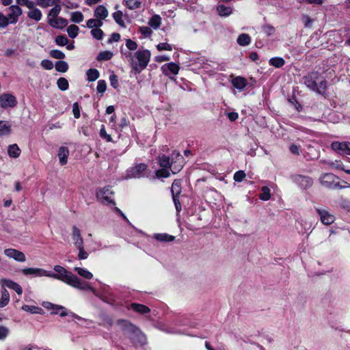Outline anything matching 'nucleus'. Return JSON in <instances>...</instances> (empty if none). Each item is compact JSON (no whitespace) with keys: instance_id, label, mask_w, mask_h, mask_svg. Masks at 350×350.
<instances>
[{"instance_id":"1","label":"nucleus","mask_w":350,"mask_h":350,"mask_svg":"<svg viewBox=\"0 0 350 350\" xmlns=\"http://www.w3.org/2000/svg\"><path fill=\"white\" fill-rule=\"evenodd\" d=\"M53 269L55 273L48 271L47 277L61 280L79 290H89L92 291L94 295L99 297L104 301L112 304V301L113 299L112 298L108 299L107 297V292L109 288L108 286H104L103 288V294L100 295L98 291L92 288L88 282L82 281L77 276L67 271L64 267L60 265H55L54 266Z\"/></svg>"},{"instance_id":"2","label":"nucleus","mask_w":350,"mask_h":350,"mask_svg":"<svg viewBox=\"0 0 350 350\" xmlns=\"http://www.w3.org/2000/svg\"><path fill=\"white\" fill-rule=\"evenodd\" d=\"M171 159L165 155L159 157V164L162 167L156 171L157 178H167L170 176V172L167 168L170 167L172 174H176L180 171L183 167L184 159L182 155L176 151H173Z\"/></svg>"},{"instance_id":"3","label":"nucleus","mask_w":350,"mask_h":350,"mask_svg":"<svg viewBox=\"0 0 350 350\" xmlns=\"http://www.w3.org/2000/svg\"><path fill=\"white\" fill-rule=\"evenodd\" d=\"M123 55L129 62L132 69L136 73H140L147 67L150 59L151 53L148 49H139L135 53L126 51Z\"/></svg>"},{"instance_id":"4","label":"nucleus","mask_w":350,"mask_h":350,"mask_svg":"<svg viewBox=\"0 0 350 350\" xmlns=\"http://www.w3.org/2000/svg\"><path fill=\"white\" fill-rule=\"evenodd\" d=\"M320 77L319 72H311L304 77V82L310 90L323 95L327 90V81L325 79H320Z\"/></svg>"},{"instance_id":"5","label":"nucleus","mask_w":350,"mask_h":350,"mask_svg":"<svg viewBox=\"0 0 350 350\" xmlns=\"http://www.w3.org/2000/svg\"><path fill=\"white\" fill-rule=\"evenodd\" d=\"M175 325L176 327H170L167 332L172 334H181L187 336H195V319L191 321L189 317H185L180 320H177Z\"/></svg>"},{"instance_id":"6","label":"nucleus","mask_w":350,"mask_h":350,"mask_svg":"<svg viewBox=\"0 0 350 350\" xmlns=\"http://www.w3.org/2000/svg\"><path fill=\"white\" fill-rule=\"evenodd\" d=\"M113 195V192L109 186L98 189L96 193L97 200L105 205H115Z\"/></svg>"},{"instance_id":"7","label":"nucleus","mask_w":350,"mask_h":350,"mask_svg":"<svg viewBox=\"0 0 350 350\" xmlns=\"http://www.w3.org/2000/svg\"><path fill=\"white\" fill-rule=\"evenodd\" d=\"M147 165L144 163H138L127 169L124 178H140L144 176Z\"/></svg>"},{"instance_id":"8","label":"nucleus","mask_w":350,"mask_h":350,"mask_svg":"<svg viewBox=\"0 0 350 350\" xmlns=\"http://www.w3.org/2000/svg\"><path fill=\"white\" fill-rule=\"evenodd\" d=\"M132 327H129L124 334L127 335L132 340L137 342L142 345L146 343V336L141 330L131 323Z\"/></svg>"},{"instance_id":"9","label":"nucleus","mask_w":350,"mask_h":350,"mask_svg":"<svg viewBox=\"0 0 350 350\" xmlns=\"http://www.w3.org/2000/svg\"><path fill=\"white\" fill-rule=\"evenodd\" d=\"M338 179V177L332 173H326L323 174L320 178L321 184L329 189H338L342 188L338 182H336V180Z\"/></svg>"},{"instance_id":"10","label":"nucleus","mask_w":350,"mask_h":350,"mask_svg":"<svg viewBox=\"0 0 350 350\" xmlns=\"http://www.w3.org/2000/svg\"><path fill=\"white\" fill-rule=\"evenodd\" d=\"M292 180L301 189H306L310 187L313 184V180L311 177L300 174L292 176Z\"/></svg>"},{"instance_id":"11","label":"nucleus","mask_w":350,"mask_h":350,"mask_svg":"<svg viewBox=\"0 0 350 350\" xmlns=\"http://www.w3.org/2000/svg\"><path fill=\"white\" fill-rule=\"evenodd\" d=\"M51 307L55 310V311L52 312L51 314H56L58 313V311L60 310L61 312L59 313L60 317H64L66 316H68L70 319H68V321H73L75 319H77L78 321H81L83 319L75 313L68 311L66 308H64L62 306L60 305H55V304H51Z\"/></svg>"},{"instance_id":"12","label":"nucleus","mask_w":350,"mask_h":350,"mask_svg":"<svg viewBox=\"0 0 350 350\" xmlns=\"http://www.w3.org/2000/svg\"><path fill=\"white\" fill-rule=\"evenodd\" d=\"M7 16L9 22L14 25L18 21L20 16L22 14V9L17 5H12L6 9Z\"/></svg>"},{"instance_id":"13","label":"nucleus","mask_w":350,"mask_h":350,"mask_svg":"<svg viewBox=\"0 0 350 350\" xmlns=\"http://www.w3.org/2000/svg\"><path fill=\"white\" fill-rule=\"evenodd\" d=\"M173 201L178 213L181 211V205L178 200V196L181 192L180 183L179 180H174L171 188Z\"/></svg>"},{"instance_id":"14","label":"nucleus","mask_w":350,"mask_h":350,"mask_svg":"<svg viewBox=\"0 0 350 350\" xmlns=\"http://www.w3.org/2000/svg\"><path fill=\"white\" fill-rule=\"evenodd\" d=\"M331 148L338 154L350 155V142H333Z\"/></svg>"},{"instance_id":"15","label":"nucleus","mask_w":350,"mask_h":350,"mask_svg":"<svg viewBox=\"0 0 350 350\" xmlns=\"http://www.w3.org/2000/svg\"><path fill=\"white\" fill-rule=\"evenodd\" d=\"M317 213H318L321 221L327 226L333 224L335 221V217L331 214L329 211L326 208H315Z\"/></svg>"},{"instance_id":"16","label":"nucleus","mask_w":350,"mask_h":350,"mask_svg":"<svg viewBox=\"0 0 350 350\" xmlns=\"http://www.w3.org/2000/svg\"><path fill=\"white\" fill-rule=\"evenodd\" d=\"M4 254L14 260L19 262H24L26 261V256L25 254L18 250L14 248H8L4 250Z\"/></svg>"},{"instance_id":"17","label":"nucleus","mask_w":350,"mask_h":350,"mask_svg":"<svg viewBox=\"0 0 350 350\" xmlns=\"http://www.w3.org/2000/svg\"><path fill=\"white\" fill-rule=\"evenodd\" d=\"M180 67L174 62L165 64L161 66V71L163 75L172 78V76H175L178 73Z\"/></svg>"},{"instance_id":"18","label":"nucleus","mask_w":350,"mask_h":350,"mask_svg":"<svg viewBox=\"0 0 350 350\" xmlns=\"http://www.w3.org/2000/svg\"><path fill=\"white\" fill-rule=\"evenodd\" d=\"M16 103L15 96L11 94H3L0 96V106L2 108L14 107Z\"/></svg>"},{"instance_id":"19","label":"nucleus","mask_w":350,"mask_h":350,"mask_svg":"<svg viewBox=\"0 0 350 350\" xmlns=\"http://www.w3.org/2000/svg\"><path fill=\"white\" fill-rule=\"evenodd\" d=\"M21 272L25 275H31L33 277H47L48 271L36 267L24 268Z\"/></svg>"},{"instance_id":"20","label":"nucleus","mask_w":350,"mask_h":350,"mask_svg":"<svg viewBox=\"0 0 350 350\" xmlns=\"http://www.w3.org/2000/svg\"><path fill=\"white\" fill-rule=\"evenodd\" d=\"M0 284L1 285V287H3L5 288H9L10 289H12L18 295H21L23 293L22 287L18 283L15 282L12 280L2 278L0 280Z\"/></svg>"},{"instance_id":"21","label":"nucleus","mask_w":350,"mask_h":350,"mask_svg":"<svg viewBox=\"0 0 350 350\" xmlns=\"http://www.w3.org/2000/svg\"><path fill=\"white\" fill-rule=\"evenodd\" d=\"M71 237L76 247L83 245V239L81 237V230L75 226L72 228Z\"/></svg>"},{"instance_id":"22","label":"nucleus","mask_w":350,"mask_h":350,"mask_svg":"<svg viewBox=\"0 0 350 350\" xmlns=\"http://www.w3.org/2000/svg\"><path fill=\"white\" fill-rule=\"evenodd\" d=\"M231 83L233 87L237 89L239 92L243 91L248 84L247 79L241 76L234 77L232 79Z\"/></svg>"},{"instance_id":"23","label":"nucleus","mask_w":350,"mask_h":350,"mask_svg":"<svg viewBox=\"0 0 350 350\" xmlns=\"http://www.w3.org/2000/svg\"><path fill=\"white\" fill-rule=\"evenodd\" d=\"M27 7L29 8V11L27 12V16L36 21H40L42 16L41 11L38 8H33L32 3H29Z\"/></svg>"},{"instance_id":"24","label":"nucleus","mask_w":350,"mask_h":350,"mask_svg":"<svg viewBox=\"0 0 350 350\" xmlns=\"http://www.w3.org/2000/svg\"><path fill=\"white\" fill-rule=\"evenodd\" d=\"M48 23L51 27L57 29H63L68 25L67 20L62 17L51 18L48 21Z\"/></svg>"},{"instance_id":"25","label":"nucleus","mask_w":350,"mask_h":350,"mask_svg":"<svg viewBox=\"0 0 350 350\" xmlns=\"http://www.w3.org/2000/svg\"><path fill=\"white\" fill-rule=\"evenodd\" d=\"M69 155V150L67 147L61 146L58 150L57 156L59 160V163L62 165L66 164L68 161V157Z\"/></svg>"},{"instance_id":"26","label":"nucleus","mask_w":350,"mask_h":350,"mask_svg":"<svg viewBox=\"0 0 350 350\" xmlns=\"http://www.w3.org/2000/svg\"><path fill=\"white\" fill-rule=\"evenodd\" d=\"M109 15L107 9L103 5H98L94 10V16L99 18L103 21Z\"/></svg>"},{"instance_id":"27","label":"nucleus","mask_w":350,"mask_h":350,"mask_svg":"<svg viewBox=\"0 0 350 350\" xmlns=\"http://www.w3.org/2000/svg\"><path fill=\"white\" fill-rule=\"evenodd\" d=\"M130 308L133 311L142 314L149 313L150 311L148 306L137 303H132L130 306Z\"/></svg>"},{"instance_id":"28","label":"nucleus","mask_w":350,"mask_h":350,"mask_svg":"<svg viewBox=\"0 0 350 350\" xmlns=\"http://www.w3.org/2000/svg\"><path fill=\"white\" fill-rule=\"evenodd\" d=\"M153 238L160 242H171L174 240L175 237L167 233H155L153 234Z\"/></svg>"},{"instance_id":"29","label":"nucleus","mask_w":350,"mask_h":350,"mask_svg":"<svg viewBox=\"0 0 350 350\" xmlns=\"http://www.w3.org/2000/svg\"><path fill=\"white\" fill-rule=\"evenodd\" d=\"M123 3L128 9L133 10L140 8L142 1V0H124Z\"/></svg>"},{"instance_id":"30","label":"nucleus","mask_w":350,"mask_h":350,"mask_svg":"<svg viewBox=\"0 0 350 350\" xmlns=\"http://www.w3.org/2000/svg\"><path fill=\"white\" fill-rule=\"evenodd\" d=\"M21 150L17 144L10 145L8 148V154L12 158H18L21 154Z\"/></svg>"},{"instance_id":"31","label":"nucleus","mask_w":350,"mask_h":350,"mask_svg":"<svg viewBox=\"0 0 350 350\" xmlns=\"http://www.w3.org/2000/svg\"><path fill=\"white\" fill-rule=\"evenodd\" d=\"M10 294L8 290L1 287V297L0 299V308L6 306L10 301Z\"/></svg>"},{"instance_id":"32","label":"nucleus","mask_w":350,"mask_h":350,"mask_svg":"<svg viewBox=\"0 0 350 350\" xmlns=\"http://www.w3.org/2000/svg\"><path fill=\"white\" fill-rule=\"evenodd\" d=\"M103 25V22L101 21L100 19L95 18H90L86 22V27L89 29H96L98 27H102Z\"/></svg>"},{"instance_id":"33","label":"nucleus","mask_w":350,"mask_h":350,"mask_svg":"<svg viewBox=\"0 0 350 350\" xmlns=\"http://www.w3.org/2000/svg\"><path fill=\"white\" fill-rule=\"evenodd\" d=\"M161 24V18L158 14L153 15L148 21V25L150 27L154 29H157L159 28Z\"/></svg>"},{"instance_id":"34","label":"nucleus","mask_w":350,"mask_h":350,"mask_svg":"<svg viewBox=\"0 0 350 350\" xmlns=\"http://www.w3.org/2000/svg\"><path fill=\"white\" fill-rule=\"evenodd\" d=\"M21 308L23 310L31 314H42L43 313V310L36 306L23 305Z\"/></svg>"},{"instance_id":"35","label":"nucleus","mask_w":350,"mask_h":350,"mask_svg":"<svg viewBox=\"0 0 350 350\" xmlns=\"http://www.w3.org/2000/svg\"><path fill=\"white\" fill-rule=\"evenodd\" d=\"M74 270L82 278L90 280L93 278V274L89 271L88 269L76 267Z\"/></svg>"},{"instance_id":"36","label":"nucleus","mask_w":350,"mask_h":350,"mask_svg":"<svg viewBox=\"0 0 350 350\" xmlns=\"http://www.w3.org/2000/svg\"><path fill=\"white\" fill-rule=\"evenodd\" d=\"M237 42L240 46H247L251 43V38L247 33H241L239 36Z\"/></svg>"},{"instance_id":"37","label":"nucleus","mask_w":350,"mask_h":350,"mask_svg":"<svg viewBox=\"0 0 350 350\" xmlns=\"http://www.w3.org/2000/svg\"><path fill=\"white\" fill-rule=\"evenodd\" d=\"M269 64L275 68H279L282 67L285 64V61L282 57H272L269 60Z\"/></svg>"},{"instance_id":"38","label":"nucleus","mask_w":350,"mask_h":350,"mask_svg":"<svg viewBox=\"0 0 350 350\" xmlns=\"http://www.w3.org/2000/svg\"><path fill=\"white\" fill-rule=\"evenodd\" d=\"M62 10V7L59 3H56L53 5V8H52L48 14V21L51 18H55L58 17V15L59 14L60 12Z\"/></svg>"},{"instance_id":"39","label":"nucleus","mask_w":350,"mask_h":350,"mask_svg":"<svg viewBox=\"0 0 350 350\" xmlns=\"http://www.w3.org/2000/svg\"><path fill=\"white\" fill-rule=\"evenodd\" d=\"M113 18L116 23L122 27H125V22L123 20V13L122 11L118 10L113 14Z\"/></svg>"},{"instance_id":"40","label":"nucleus","mask_w":350,"mask_h":350,"mask_svg":"<svg viewBox=\"0 0 350 350\" xmlns=\"http://www.w3.org/2000/svg\"><path fill=\"white\" fill-rule=\"evenodd\" d=\"M87 79L89 81H96L100 76L97 69L90 68L86 71Z\"/></svg>"},{"instance_id":"41","label":"nucleus","mask_w":350,"mask_h":350,"mask_svg":"<svg viewBox=\"0 0 350 350\" xmlns=\"http://www.w3.org/2000/svg\"><path fill=\"white\" fill-rule=\"evenodd\" d=\"M217 11L221 16H228L232 13V8L224 5H219Z\"/></svg>"},{"instance_id":"42","label":"nucleus","mask_w":350,"mask_h":350,"mask_svg":"<svg viewBox=\"0 0 350 350\" xmlns=\"http://www.w3.org/2000/svg\"><path fill=\"white\" fill-rule=\"evenodd\" d=\"M59 3V0H37L36 1V4L42 8L53 6L56 3Z\"/></svg>"},{"instance_id":"43","label":"nucleus","mask_w":350,"mask_h":350,"mask_svg":"<svg viewBox=\"0 0 350 350\" xmlns=\"http://www.w3.org/2000/svg\"><path fill=\"white\" fill-rule=\"evenodd\" d=\"M113 319L107 315H103L100 317V321L99 323V325L106 327V328H110L113 325Z\"/></svg>"},{"instance_id":"44","label":"nucleus","mask_w":350,"mask_h":350,"mask_svg":"<svg viewBox=\"0 0 350 350\" xmlns=\"http://www.w3.org/2000/svg\"><path fill=\"white\" fill-rule=\"evenodd\" d=\"M259 198L263 201H267L271 198V191L268 187L264 186L261 188Z\"/></svg>"},{"instance_id":"45","label":"nucleus","mask_w":350,"mask_h":350,"mask_svg":"<svg viewBox=\"0 0 350 350\" xmlns=\"http://www.w3.org/2000/svg\"><path fill=\"white\" fill-rule=\"evenodd\" d=\"M113 53L110 51H104L98 53L97 60L98 61H107L112 58Z\"/></svg>"},{"instance_id":"46","label":"nucleus","mask_w":350,"mask_h":350,"mask_svg":"<svg viewBox=\"0 0 350 350\" xmlns=\"http://www.w3.org/2000/svg\"><path fill=\"white\" fill-rule=\"evenodd\" d=\"M117 325L124 333L129 327H132L131 323L128 320L119 319L117 321Z\"/></svg>"},{"instance_id":"47","label":"nucleus","mask_w":350,"mask_h":350,"mask_svg":"<svg viewBox=\"0 0 350 350\" xmlns=\"http://www.w3.org/2000/svg\"><path fill=\"white\" fill-rule=\"evenodd\" d=\"M83 14L79 12H73L70 14V20L73 23H79L83 21Z\"/></svg>"},{"instance_id":"48","label":"nucleus","mask_w":350,"mask_h":350,"mask_svg":"<svg viewBox=\"0 0 350 350\" xmlns=\"http://www.w3.org/2000/svg\"><path fill=\"white\" fill-rule=\"evenodd\" d=\"M79 29L75 25H70L67 28V32L69 37L75 38L78 36Z\"/></svg>"},{"instance_id":"49","label":"nucleus","mask_w":350,"mask_h":350,"mask_svg":"<svg viewBox=\"0 0 350 350\" xmlns=\"http://www.w3.org/2000/svg\"><path fill=\"white\" fill-rule=\"evenodd\" d=\"M57 87L59 90L65 91L68 89L69 83L68 80L64 77H60L57 82Z\"/></svg>"},{"instance_id":"50","label":"nucleus","mask_w":350,"mask_h":350,"mask_svg":"<svg viewBox=\"0 0 350 350\" xmlns=\"http://www.w3.org/2000/svg\"><path fill=\"white\" fill-rule=\"evenodd\" d=\"M55 69L60 72H65L68 69V64L64 61H59L55 64Z\"/></svg>"},{"instance_id":"51","label":"nucleus","mask_w":350,"mask_h":350,"mask_svg":"<svg viewBox=\"0 0 350 350\" xmlns=\"http://www.w3.org/2000/svg\"><path fill=\"white\" fill-rule=\"evenodd\" d=\"M90 33L93 38L98 40H101L104 36V33L100 27L92 29Z\"/></svg>"},{"instance_id":"52","label":"nucleus","mask_w":350,"mask_h":350,"mask_svg":"<svg viewBox=\"0 0 350 350\" xmlns=\"http://www.w3.org/2000/svg\"><path fill=\"white\" fill-rule=\"evenodd\" d=\"M77 248L79 250L77 258L79 260H85V259H87L88 258L89 253L87 251L85 250L83 245H81V246H79V247H78Z\"/></svg>"},{"instance_id":"53","label":"nucleus","mask_w":350,"mask_h":350,"mask_svg":"<svg viewBox=\"0 0 350 350\" xmlns=\"http://www.w3.org/2000/svg\"><path fill=\"white\" fill-rule=\"evenodd\" d=\"M139 32L145 38H149L152 34V29H150V27L147 26L140 27L139 29Z\"/></svg>"},{"instance_id":"54","label":"nucleus","mask_w":350,"mask_h":350,"mask_svg":"<svg viewBox=\"0 0 350 350\" xmlns=\"http://www.w3.org/2000/svg\"><path fill=\"white\" fill-rule=\"evenodd\" d=\"M55 41V43L60 46H66L68 43V39L65 36L62 35L57 36Z\"/></svg>"},{"instance_id":"55","label":"nucleus","mask_w":350,"mask_h":350,"mask_svg":"<svg viewBox=\"0 0 350 350\" xmlns=\"http://www.w3.org/2000/svg\"><path fill=\"white\" fill-rule=\"evenodd\" d=\"M10 24H11V23L9 22L8 16L0 12V28H5Z\"/></svg>"},{"instance_id":"56","label":"nucleus","mask_w":350,"mask_h":350,"mask_svg":"<svg viewBox=\"0 0 350 350\" xmlns=\"http://www.w3.org/2000/svg\"><path fill=\"white\" fill-rule=\"evenodd\" d=\"M125 45L126 48L131 52L133 51H135L137 49V44L136 42L133 41L131 39H126Z\"/></svg>"},{"instance_id":"57","label":"nucleus","mask_w":350,"mask_h":350,"mask_svg":"<svg viewBox=\"0 0 350 350\" xmlns=\"http://www.w3.org/2000/svg\"><path fill=\"white\" fill-rule=\"evenodd\" d=\"M51 56L55 59H62L65 57V54L59 50H52L50 53Z\"/></svg>"},{"instance_id":"58","label":"nucleus","mask_w":350,"mask_h":350,"mask_svg":"<svg viewBox=\"0 0 350 350\" xmlns=\"http://www.w3.org/2000/svg\"><path fill=\"white\" fill-rule=\"evenodd\" d=\"M107 84L104 80H99L97 83L96 90L98 93L103 94L106 91Z\"/></svg>"},{"instance_id":"59","label":"nucleus","mask_w":350,"mask_h":350,"mask_svg":"<svg viewBox=\"0 0 350 350\" xmlns=\"http://www.w3.org/2000/svg\"><path fill=\"white\" fill-rule=\"evenodd\" d=\"M10 133V126L3 121H0V135Z\"/></svg>"},{"instance_id":"60","label":"nucleus","mask_w":350,"mask_h":350,"mask_svg":"<svg viewBox=\"0 0 350 350\" xmlns=\"http://www.w3.org/2000/svg\"><path fill=\"white\" fill-rule=\"evenodd\" d=\"M100 136L101 138L105 139L107 142H111L112 141L111 137L107 133L104 125H102V126H101V128L100 129Z\"/></svg>"},{"instance_id":"61","label":"nucleus","mask_w":350,"mask_h":350,"mask_svg":"<svg viewBox=\"0 0 350 350\" xmlns=\"http://www.w3.org/2000/svg\"><path fill=\"white\" fill-rule=\"evenodd\" d=\"M245 173L243 170H239L234 174V180L236 182H241L245 177Z\"/></svg>"},{"instance_id":"62","label":"nucleus","mask_w":350,"mask_h":350,"mask_svg":"<svg viewBox=\"0 0 350 350\" xmlns=\"http://www.w3.org/2000/svg\"><path fill=\"white\" fill-rule=\"evenodd\" d=\"M157 49L159 51H172V46L170 44H167L166 42H161L157 44Z\"/></svg>"},{"instance_id":"63","label":"nucleus","mask_w":350,"mask_h":350,"mask_svg":"<svg viewBox=\"0 0 350 350\" xmlns=\"http://www.w3.org/2000/svg\"><path fill=\"white\" fill-rule=\"evenodd\" d=\"M262 30H263V32L267 36H271L275 32L274 27L273 26H271V25H263L262 26Z\"/></svg>"},{"instance_id":"64","label":"nucleus","mask_w":350,"mask_h":350,"mask_svg":"<svg viewBox=\"0 0 350 350\" xmlns=\"http://www.w3.org/2000/svg\"><path fill=\"white\" fill-rule=\"evenodd\" d=\"M80 110L81 107L78 103H75L72 105V113L74 115V117L76 119H78L80 118Z\"/></svg>"}]
</instances>
